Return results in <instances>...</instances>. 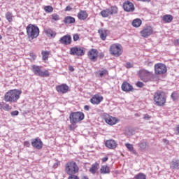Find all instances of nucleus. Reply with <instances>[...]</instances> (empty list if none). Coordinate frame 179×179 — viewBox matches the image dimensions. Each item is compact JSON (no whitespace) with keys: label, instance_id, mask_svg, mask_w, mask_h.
Returning <instances> with one entry per match:
<instances>
[{"label":"nucleus","instance_id":"1","mask_svg":"<svg viewBox=\"0 0 179 179\" xmlns=\"http://www.w3.org/2000/svg\"><path fill=\"white\" fill-rule=\"evenodd\" d=\"M22 91L19 90H10L4 95V100L6 103H16L20 99Z\"/></svg>","mask_w":179,"mask_h":179},{"label":"nucleus","instance_id":"2","mask_svg":"<svg viewBox=\"0 0 179 179\" xmlns=\"http://www.w3.org/2000/svg\"><path fill=\"white\" fill-rule=\"evenodd\" d=\"M26 31L28 38H31V40H34V38H37L38 36H40V29L36 24H28Z\"/></svg>","mask_w":179,"mask_h":179},{"label":"nucleus","instance_id":"3","mask_svg":"<svg viewBox=\"0 0 179 179\" xmlns=\"http://www.w3.org/2000/svg\"><path fill=\"white\" fill-rule=\"evenodd\" d=\"M166 99L167 96L163 91H157L154 94V101L155 106H158V107H163L166 104Z\"/></svg>","mask_w":179,"mask_h":179},{"label":"nucleus","instance_id":"4","mask_svg":"<svg viewBox=\"0 0 179 179\" xmlns=\"http://www.w3.org/2000/svg\"><path fill=\"white\" fill-rule=\"evenodd\" d=\"M71 124L75 127L78 122L85 120V113L83 112H72L69 115Z\"/></svg>","mask_w":179,"mask_h":179},{"label":"nucleus","instance_id":"5","mask_svg":"<svg viewBox=\"0 0 179 179\" xmlns=\"http://www.w3.org/2000/svg\"><path fill=\"white\" fill-rule=\"evenodd\" d=\"M138 77L143 82H150L153 79V72L141 69L138 72Z\"/></svg>","mask_w":179,"mask_h":179},{"label":"nucleus","instance_id":"6","mask_svg":"<svg viewBox=\"0 0 179 179\" xmlns=\"http://www.w3.org/2000/svg\"><path fill=\"white\" fill-rule=\"evenodd\" d=\"M65 170L66 174L69 176L75 175L76 173H79V166L75 162H68L66 164Z\"/></svg>","mask_w":179,"mask_h":179},{"label":"nucleus","instance_id":"7","mask_svg":"<svg viewBox=\"0 0 179 179\" xmlns=\"http://www.w3.org/2000/svg\"><path fill=\"white\" fill-rule=\"evenodd\" d=\"M31 71L34 72V75L36 76H41V78H48V76H50V72L48 70L43 71H41V67L40 66L33 65Z\"/></svg>","mask_w":179,"mask_h":179},{"label":"nucleus","instance_id":"8","mask_svg":"<svg viewBox=\"0 0 179 179\" xmlns=\"http://www.w3.org/2000/svg\"><path fill=\"white\" fill-rule=\"evenodd\" d=\"M109 51L113 57H120L122 54V46L120 44L115 43L110 45Z\"/></svg>","mask_w":179,"mask_h":179},{"label":"nucleus","instance_id":"9","mask_svg":"<svg viewBox=\"0 0 179 179\" xmlns=\"http://www.w3.org/2000/svg\"><path fill=\"white\" fill-rule=\"evenodd\" d=\"M167 72V66L163 63H157L155 65V75H164Z\"/></svg>","mask_w":179,"mask_h":179},{"label":"nucleus","instance_id":"10","mask_svg":"<svg viewBox=\"0 0 179 179\" xmlns=\"http://www.w3.org/2000/svg\"><path fill=\"white\" fill-rule=\"evenodd\" d=\"M85 48L83 47L75 46L70 49L71 55H77V57H83L85 55Z\"/></svg>","mask_w":179,"mask_h":179},{"label":"nucleus","instance_id":"11","mask_svg":"<svg viewBox=\"0 0 179 179\" xmlns=\"http://www.w3.org/2000/svg\"><path fill=\"white\" fill-rule=\"evenodd\" d=\"M103 118L106 124H108V125H115L118 121V120H117L115 117L110 116V115L107 113H103Z\"/></svg>","mask_w":179,"mask_h":179},{"label":"nucleus","instance_id":"12","mask_svg":"<svg viewBox=\"0 0 179 179\" xmlns=\"http://www.w3.org/2000/svg\"><path fill=\"white\" fill-rule=\"evenodd\" d=\"M31 146H33L34 149H38V150L43 149V141L38 137L36 138H32L31 140Z\"/></svg>","mask_w":179,"mask_h":179},{"label":"nucleus","instance_id":"13","mask_svg":"<svg viewBox=\"0 0 179 179\" xmlns=\"http://www.w3.org/2000/svg\"><path fill=\"white\" fill-rule=\"evenodd\" d=\"M97 57H99V50L97 49H91L88 52V58L90 61L96 62L97 61Z\"/></svg>","mask_w":179,"mask_h":179},{"label":"nucleus","instance_id":"14","mask_svg":"<svg viewBox=\"0 0 179 179\" xmlns=\"http://www.w3.org/2000/svg\"><path fill=\"white\" fill-rule=\"evenodd\" d=\"M153 33V28L151 26L145 27L142 31H141V34L142 37L148 38Z\"/></svg>","mask_w":179,"mask_h":179},{"label":"nucleus","instance_id":"15","mask_svg":"<svg viewBox=\"0 0 179 179\" xmlns=\"http://www.w3.org/2000/svg\"><path fill=\"white\" fill-rule=\"evenodd\" d=\"M60 44H64V45H69L72 43V36L69 34L64 35L59 39Z\"/></svg>","mask_w":179,"mask_h":179},{"label":"nucleus","instance_id":"16","mask_svg":"<svg viewBox=\"0 0 179 179\" xmlns=\"http://www.w3.org/2000/svg\"><path fill=\"white\" fill-rule=\"evenodd\" d=\"M123 9L125 12H134L135 7L134 6V3L129 1H127L123 3Z\"/></svg>","mask_w":179,"mask_h":179},{"label":"nucleus","instance_id":"17","mask_svg":"<svg viewBox=\"0 0 179 179\" xmlns=\"http://www.w3.org/2000/svg\"><path fill=\"white\" fill-rule=\"evenodd\" d=\"M56 90L58 92V93H62L64 94L65 93H68L69 87L66 84H62L56 86Z\"/></svg>","mask_w":179,"mask_h":179},{"label":"nucleus","instance_id":"18","mask_svg":"<svg viewBox=\"0 0 179 179\" xmlns=\"http://www.w3.org/2000/svg\"><path fill=\"white\" fill-rule=\"evenodd\" d=\"M103 101V96L99 94L94 95L91 99L92 104H100Z\"/></svg>","mask_w":179,"mask_h":179},{"label":"nucleus","instance_id":"19","mask_svg":"<svg viewBox=\"0 0 179 179\" xmlns=\"http://www.w3.org/2000/svg\"><path fill=\"white\" fill-rule=\"evenodd\" d=\"M105 145L108 149H115V148H117V146H118V144L117 143V142L115 141L110 139V140H107L106 141Z\"/></svg>","mask_w":179,"mask_h":179},{"label":"nucleus","instance_id":"20","mask_svg":"<svg viewBox=\"0 0 179 179\" xmlns=\"http://www.w3.org/2000/svg\"><path fill=\"white\" fill-rule=\"evenodd\" d=\"M122 90H123V92H131L132 90H134V87H132V85H131V84H129L128 82H124L122 84Z\"/></svg>","mask_w":179,"mask_h":179},{"label":"nucleus","instance_id":"21","mask_svg":"<svg viewBox=\"0 0 179 179\" xmlns=\"http://www.w3.org/2000/svg\"><path fill=\"white\" fill-rule=\"evenodd\" d=\"M77 16L79 20H86L89 16V14H87L86 10H80Z\"/></svg>","mask_w":179,"mask_h":179},{"label":"nucleus","instance_id":"22","mask_svg":"<svg viewBox=\"0 0 179 179\" xmlns=\"http://www.w3.org/2000/svg\"><path fill=\"white\" fill-rule=\"evenodd\" d=\"M99 34H100V38L101 40H103V41H105L106 38H107V29H104L103 28L99 29L98 30Z\"/></svg>","mask_w":179,"mask_h":179},{"label":"nucleus","instance_id":"23","mask_svg":"<svg viewBox=\"0 0 179 179\" xmlns=\"http://www.w3.org/2000/svg\"><path fill=\"white\" fill-rule=\"evenodd\" d=\"M63 22L65 24H72V23H75L76 22V20H75V17L72 16H66L64 17Z\"/></svg>","mask_w":179,"mask_h":179},{"label":"nucleus","instance_id":"24","mask_svg":"<svg viewBox=\"0 0 179 179\" xmlns=\"http://www.w3.org/2000/svg\"><path fill=\"white\" fill-rule=\"evenodd\" d=\"M171 169L179 170V159H173L170 164Z\"/></svg>","mask_w":179,"mask_h":179},{"label":"nucleus","instance_id":"25","mask_svg":"<svg viewBox=\"0 0 179 179\" xmlns=\"http://www.w3.org/2000/svg\"><path fill=\"white\" fill-rule=\"evenodd\" d=\"M109 11V14L111 15H117L118 13V7L116 6H111L110 8H108Z\"/></svg>","mask_w":179,"mask_h":179},{"label":"nucleus","instance_id":"26","mask_svg":"<svg viewBox=\"0 0 179 179\" xmlns=\"http://www.w3.org/2000/svg\"><path fill=\"white\" fill-rule=\"evenodd\" d=\"M101 174H110V167L103 165L100 169Z\"/></svg>","mask_w":179,"mask_h":179},{"label":"nucleus","instance_id":"27","mask_svg":"<svg viewBox=\"0 0 179 179\" xmlns=\"http://www.w3.org/2000/svg\"><path fill=\"white\" fill-rule=\"evenodd\" d=\"M162 20L165 23H171V22H173V15H165L163 16Z\"/></svg>","mask_w":179,"mask_h":179},{"label":"nucleus","instance_id":"28","mask_svg":"<svg viewBox=\"0 0 179 179\" xmlns=\"http://www.w3.org/2000/svg\"><path fill=\"white\" fill-rule=\"evenodd\" d=\"M99 169V163L96 162L95 164H92V167L90 169V173L92 174H96V171Z\"/></svg>","mask_w":179,"mask_h":179},{"label":"nucleus","instance_id":"29","mask_svg":"<svg viewBox=\"0 0 179 179\" xmlns=\"http://www.w3.org/2000/svg\"><path fill=\"white\" fill-rule=\"evenodd\" d=\"M45 31L47 36H48V37L50 36L54 38L55 37V36H57V33H55V31H52V29H48Z\"/></svg>","mask_w":179,"mask_h":179},{"label":"nucleus","instance_id":"30","mask_svg":"<svg viewBox=\"0 0 179 179\" xmlns=\"http://www.w3.org/2000/svg\"><path fill=\"white\" fill-rule=\"evenodd\" d=\"M139 148L141 150H146L149 148V144L146 142H142L139 144Z\"/></svg>","mask_w":179,"mask_h":179},{"label":"nucleus","instance_id":"31","mask_svg":"<svg viewBox=\"0 0 179 179\" xmlns=\"http://www.w3.org/2000/svg\"><path fill=\"white\" fill-rule=\"evenodd\" d=\"M100 14L102 16V17H108L110 15L108 11V8L103 10L102 11H101Z\"/></svg>","mask_w":179,"mask_h":179},{"label":"nucleus","instance_id":"32","mask_svg":"<svg viewBox=\"0 0 179 179\" xmlns=\"http://www.w3.org/2000/svg\"><path fill=\"white\" fill-rule=\"evenodd\" d=\"M44 10L46 13H52V12H54V8L51 6H45L44 7Z\"/></svg>","mask_w":179,"mask_h":179},{"label":"nucleus","instance_id":"33","mask_svg":"<svg viewBox=\"0 0 179 179\" xmlns=\"http://www.w3.org/2000/svg\"><path fill=\"white\" fill-rule=\"evenodd\" d=\"M99 73L100 78H103V76H107V75H108V71L107 69L99 70Z\"/></svg>","mask_w":179,"mask_h":179},{"label":"nucleus","instance_id":"34","mask_svg":"<svg viewBox=\"0 0 179 179\" xmlns=\"http://www.w3.org/2000/svg\"><path fill=\"white\" fill-rule=\"evenodd\" d=\"M6 18L8 20V22H9L10 23V22H12V20H13V15H12V13L10 12H7L6 13Z\"/></svg>","mask_w":179,"mask_h":179},{"label":"nucleus","instance_id":"35","mask_svg":"<svg viewBox=\"0 0 179 179\" xmlns=\"http://www.w3.org/2000/svg\"><path fill=\"white\" fill-rule=\"evenodd\" d=\"M49 55L50 52L48 51H42V57L43 61H47V59H48Z\"/></svg>","mask_w":179,"mask_h":179},{"label":"nucleus","instance_id":"36","mask_svg":"<svg viewBox=\"0 0 179 179\" xmlns=\"http://www.w3.org/2000/svg\"><path fill=\"white\" fill-rule=\"evenodd\" d=\"M135 179H146V175L143 173H139L136 175Z\"/></svg>","mask_w":179,"mask_h":179},{"label":"nucleus","instance_id":"37","mask_svg":"<svg viewBox=\"0 0 179 179\" xmlns=\"http://www.w3.org/2000/svg\"><path fill=\"white\" fill-rule=\"evenodd\" d=\"M126 148H127L129 152H131V153H135V151H134V145H132L130 143H126L125 144Z\"/></svg>","mask_w":179,"mask_h":179},{"label":"nucleus","instance_id":"38","mask_svg":"<svg viewBox=\"0 0 179 179\" xmlns=\"http://www.w3.org/2000/svg\"><path fill=\"white\" fill-rule=\"evenodd\" d=\"M142 24V20L139 18L135 19V27H141V25Z\"/></svg>","mask_w":179,"mask_h":179},{"label":"nucleus","instance_id":"39","mask_svg":"<svg viewBox=\"0 0 179 179\" xmlns=\"http://www.w3.org/2000/svg\"><path fill=\"white\" fill-rule=\"evenodd\" d=\"M171 98L173 101H176V100L178 99V93H177V92H173L171 95Z\"/></svg>","mask_w":179,"mask_h":179},{"label":"nucleus","instance_id":"40","mask_svg":"<svg viewBox=\"0 0 179 179\" xmlns=\"http://www.w3.org/2000/svg\"><path fill=\"white\" fill-rule=\"evenodd\" d=\"M52 19L55 22H58V20H59V15L57 13H54L52 15Z\"/></svg>","mask_w":179,"mask_h":179},{"label":"nucleus","instance_id":"41","mask_svg":"<svg viewBox=\"0 0 179 179\" xmlns=\"http://www.w3.org/2000/svg\"><path fill=\"white\" fill-rule=\"evenodd\" d=\"M136 86L137 87H140V88H142L143 87V86H145V84H143V83L141 82V81H138L136 83Z\"/></svg>","mask_w":179,"mask_h":179},{"label":"nucleus","instance_id":"42","mask_svg":"<svg viewBox=\"0 0 179 179\" xmlns=\"http://www.w3.org/2000/svg\"><path fill=\"white\" fill-rule=\"evenodd\" d=\"M3 110H5V111H9V110H10V106L5 103Z\"/></svg>","mask_w":179,"mask_h":179},{"label":"nucleus","instance_id":"43","mask_svg":"<svg viewBox=\"0 0 179 179\" xmlns=\"http://www.w3.org/2000/svg\"><path fill=\"white\" fill-rule=\"evenodd\" d=\"M73 41H78L79 40V34H76L73 36Z\"/></svg>","mask_w":179,"mask_h":179},{"label":"nucleus","instance_id":"44","mask_svg":"<svg viewBox=\"0 0 179 179\" xmlns=\"http://www.w3.org/2000/svg\"><path fill=\"white\" fill-rule=\"evenodd\" d=\"M10 115H11L12 117L19 115V111L18 110H14V111L10 113Z\"/></svg>","mask_w":179,"mask_h":179},{"label":"nucleus","instance_id":"45","mask_svg":"<svg viewBox=\"0 0 179 179\" xmlns=\"http://www.w3.org/2000/svg\"><path fill=\"white\" fill-rule=\"evenodd\" d=\"M68 179H79V177L75 175H69Z\"/></svg>","mask_w":179,"mask_h":179},{"label":"nucleus","instance_id":"46","mask_svg":"<svg viewBox=\"0 0 179 179\" xmlns=\"http://www.w3.org/2000/svg\"><path fill=\"white\" fill-rule=\"evenodd\" d=\"M134 66V64H132L131 62H127L126 64V68L129 69L132 68Z\"/></svg>","mask_w":179,"mask_h":179},{"label":"nucleus","instance_id":"47","mask_svg":"<svg viewBox=\"0 0 179 179\" xmlns=\"http://www.w3.org/2000/svg\"><path fill=\"white\" fill-rule=\"evenodd\" d=\"M24 146H25L26 148H30V142L24 141Z\"/></svg>","mask_w":179,"mask_h":179},{"label":"nucleus","instance_id":"48","mask_svg":"<svg viewBox=\"0 0 179 179\" xmlns=\"http://www.w3.org/2000/svg\"><path fill=\"white\" fill-rule=\"evenodd\" d=\"M71 9H72V7H71V6H67L64 10L66 12H69V11H71Z\"/></svg>","mask_w":179,"mask_h":179},{"label":"nucleus","instance_id":"49","mask_svg":"<svg viewBox=\"0 0 179 179\" xmlns=\"http://www.w3.org/2000/svg\"><path fill=\"white\" fill-rule=\"evenodd\" d=\"M98 57L101 59H103L104 58V53L100 52L99 54L98 53Z\"/></svg>","mask_w":179,"mask_h":179},{"label":"nucleus","instance_id":"50","mask_svg":"<svg viewBox=\"0 0 179 179\" xmlns=\"http://www.w3.org/2000/svg\"><path fill=\"white\" fill-rule=\"evenodd\" d=\"M144 120H150V118H152V117L148 114L145 115L143 117Z\"/></svg>","mask_w":179,"mask_h":179},{"label":"nucleus","instance_id":"51","mask_svg":"<svg viewBox=\"0 0 179 179\" xmlns=\"http://www.w3.org/2000/svg\"><path fill=\"white\" fill-rule=\"evenodd\" d=\"M4 106H5V102H0V108H1V110H3Z\"/></svg>","mask_w":179,"mask_h":179},{"label":"nucleus","instance_id":"52","mask_svg":"<svg viewBox=\"0 0 179 179\" xmlns=\"http://www.w3.org/2000/svg\"><path fill=\"white\" fill-rule=\"evenodd\" d=\"M84 110H85V111H89V110H90V106L85 105L84 106Z\"/></svg>","mask_w":179,"mask_h":179},{"label":"nucleus","instance_id":"53","mask_svg":"<svg viewBox=\"0 0 179 179\" xmlns=\"http://www.w3.org/2000/svg\"><path fill=\"white\" fill-rule=\"evenodd\" d=\"M69 70L70 71V72H73L75 71V69L73 68V66H69Z\"/></svg>","mask_w":179,"mask_h":179},{"label":"nucleus","instance_id":"54","mask_svg":"<svg viewBox=\"0 0 179 179\" xmlns=\"http://www.w3.org/2000/svg\"><path fill=\"white\" fill-rule=\"evenodd\" d=\"M107 160H108V157H105L102 158L103 163H106V162H107Z\"/></svg>","mask_w":179,"mask_h":179},{"label":"nucleus","instance_id":"55","mask_svg":"<svg viewBox=\"0 0 179 179\" xmlns=\"http://www.w3.org/2000/svg\"><path fill=\"white\" fill-rule=\"evenodd\" d=\"M30 57H31V58H33V59H35L36 58H37V56H36V55H34L33 53H30Z\"/></svg>","mask_w":179,"mask_h":179},{"label":"nucleus","instance_id":"56","mask_svg":"<svg viewBox=\"0 0 179 179\" xmlns=\"http://www.w3.org/2000/svg\"><path fill=\"white\" fill-rule=\"evenodd\" d=\"M162 142H164V143H166V145H169V140L166 138H163Z\"/></svg>","mask_w":179,"mask_h":179},{"label":"nucleus","instance_id":"57","mask_svg":"<svg viewBox=\"0 0 179 179\" xmlns=\"http://www.w3.org/2000/svg\"><path fill=\"white\" fill-rule=\"evenodd\" d=\"M175 45H179V39H176L174 41Z\"/></svg>","mask_w":179,"mask_h":179},{"label":"nucleus","instance_id":"58","mask_svg":"<svg viewBox=\"0 0 179 179\" xmlns=\"http://www.w3.org/2000/svg\"><path fill=\"white\" fill-rule=\"evenodd\" d=\"M81 179H89V177H87L86 176H82Z\"/></svg>","mask_w":179,"mask_h":179},{"label":"nucleus","instance_id":"59","mask_svg":"<svg viewBox=\"0 0 179 179\" xmlns=\"http://www.w3.org/2000/svg\"><path fill=\"white\" fill-rule=\"evenodd\" d=\"M131 24L133 27H135V20H133Z\"/></svg>","mask_w":179,"mask_h":179},{"label":"nucleus","instance_id":"60","mask_svg":"<svg viewBox=\"0 0 179 179\" xmlns=\"http://www.w3.org/2000/svg\"><path fill=\"white\" fill-rule=\"evenodd\" d=\"M176 131L178 132V134H179V124L176 127Z\"/></svg>","mask_w":179,"mask_h":179},{"label":"nucleus","instance_id":"61","mask_svg":"<svg viewBox=\"0 0 179 179\" xmlns=\"http://www.w3.org/2000/svg\"><path fill=\"white\" fill-rule=\"evenodd\" d=\"M148 66H149V65H152V62H148Z\"/></svg>","mask_w":179,"mask_h":179},{"label":"nucleus","instance_id":"62","mask_svg":"<svg viewBox=\"0 0 179 179\" xmlns=\"http://www.w3.org/2000/svg\"><path fill=\"white\" fill-rule=\"evenodd\" d=\"M0 40H2V36L0 35Z\"/></svg>","mask_w":179,"mask_h":179},{"label":"nucleus","instance_id":"63","mask_svg":"<svg viewBox=\"0 0 179 179\" xmlns=\"http://www.w3.org/2000/svg\"><path fill=\"white\" fill-rule=\"evenodd\" d=\"M0 21H1V18H0Z\"/></svg>","mask_w":179,"mask_h":179}]
</instances>
